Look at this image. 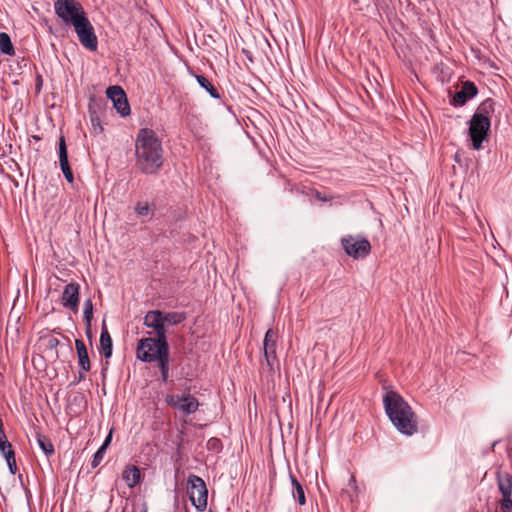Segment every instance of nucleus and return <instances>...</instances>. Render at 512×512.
I'll return each mask as SVG.
<instances>
[{"label": "nucleus", "instance_id": "f257e3e1", "mask_svg": "<svg viewBox=\"0 0 512 512\" xmlns=\"http://www.w3.org/2000/svg\"><path fill=\"white\" fill-rule=\"evenodd\" d=\"M136 167L144 174L155 175L163 167L164 150L156 132L149 128L138 131L135 140Z\"/></svg>", "mask_w": 512, "mask_h": 512}, {"label": "nucleus", "instance_id": "f03ea898", "mask_svg": "<svg viewBox=\"0 0 512 512\" xmlns=\"http://www.w3.org/2000/svg\"><path fill=\"white\" fill-rule=\"evenodd\" d=\"M385 412L396 429L411 436L418 431L417 417L410 405L395 391H388L383 397Z\"/></svg>", "mask_w": 512, "mask_h": 512}, {"label": "nucleus", "instance_id": "7ed1b4c3", "mask_svg": "<svg viewBox=\"0 0 512 512\" xmlns=\"http://www.w3.org/2000/svg\"><path fill=\"white\" fill-rule=\"evenodd\" d=\"M494 101L484 100L469 121V136L475 150L482 148V143L488 135L491 126L490 115L494 112Z\"/></svg>", "mask_w": 512, "mask_h": 512}, {"label": "nucleus", "instance_id": "20e7f679", "mask_svg": "<svg viewBox=\"0 0 512 512\" xmlns=\"http://www.w3.org/2000/svg\"><path fill=\"white\" fill-rule=\"evenodd\" d=\"M169 349L168 341L161 338L147 337L142 338L137 343L136 358L145 363L154 362L158 357L159 351Z\"/></svg>", "mask_w": 512, "mask_h": 512}, {"label": "nucleus", "instance_id": "39448f33", "mask_svg": "<svg viewBox=\"0 0 512 512\" xmlns=\"http://www.w3.org/2000/svg\"><path fill=\"white\" fill-rule=\"evenodd\" d=\"M54 10L64 24L71 26L86 16L81 3L76 0H56Z\"/></svg>", "mask_w": 512, "mask_h": 512}, {"label": "nucleus", "instance_id": "423d86ee", "mask_svg": "<svg viewBox=\"0 0 512 512\" xmlns=\"http://www.w3.org/2000/svg\"><path fill=\"white\" fill-rule=\"evenodd\" d=\"M187 493L192 505L198 511H204L207 507L208 490L204 480L194 474L188 476Z\"/></svg>", "mask_w": 512, "mask_h": 512}, {"label": "nucleus", "instance_id": "0eeeda50", "mask_svg": "<svg viewBox=\"0 0 512 512\" xmlns=\"http://www.w3.org/2000/svg\"><path fill=\"white\" fill-rule=\"evenodd\" d=\"M345 253L353 259L365 258L371 251V244L365 237L347 235L341 238Z\"/></svg>", "mask_w": 512, "mask_h": 512}, {"label": "nucleus", "instance_id": "6e6552de", "mask_svg": "<svg viewBox=\"0 0 512 512\" xmlns=\"http://www.w3.org/2000/svg\"><path fill=\"white\" fill-rule=\"evenodd\" d=\"M73 27L82 46L90 51H96L98 47L97 36L87 16L82 17Z\"/></svg>", "mask_w": 512, "mask_h": 512}, {"label": "nucleus", "instance_id": "1a4fd4ad", "mask_svg": "<svg viewBox=\"0 0 512 512\" xmlns=\"http://www.w3.org/2000/svg\"><path fill=\"white\" fill-rule=\"evenodd\" d=\"M498 490L502 495L501 508L510 510L512 508V477L508 472L498 470L496 472Z\"/></svg>", "mask_w": 512, "mask_h": 512}, {"label": "nucleus", "instance_id": "9d476101", "mask_svg": "<svg viewBox=\"0 0 512 512\" xmlns=\"http://www.w3.org/2000/svg\"><path fill=\"white\" fill-rule=\"evenodd\" d=\"M166 402L187 415L196 412L199 407L198 400L190 394L169 395L166 397Z\"/></svg>", "mask_w": 512, "mask_h": 512}, {"label": "nucleus", "instance_id": "9b49d317", "mask_svg": "<svg viewBox=\"0 0 512 512\" xmlns=\"http://www.w3.org/2000/svg\"><path fill=\"white\" fill-rule=\"evenodd\" d=\"M107 97L113 102L117 112L125 117L130 114V105L126 94L120 86H110L106 91Z\"/></svg>", "mask_w": 512, "mask_h": 512}, {"label": "nucleus", "instance_id": "f8f14e48", "mask_svg": "<svg viewBox=\"0 0 512 512\" xmlns=\"http://www.w3.org/2000/svg\"><path fill=\"white\" fill-rule=\"evenodd\" d=\"M144 325L148 328L153 329L156 337L167 340L166 329L164 326L162 311L151 310L148 311L144 317Z\"/></svg>", "mask_w": 512, "mask_h": 512}, {"label": "nucleus", "instance_id": "ddd939ff", "mask_svg": "<svg viewBox=\"0 0 512 512\" xmlns=\"http://www.w3.org/2000/svg\"><path fill=\"white\" fill-rule=\"evenodd\" d=\"M79 291L80 286L78 283H69L65 286L62 297H61V303L64 307L71 309L74 312L78 311L79 306Z\"/></svg>", "mask_w": 512, "mask_h": 512}, {"label": "nucleus", "instance_id": "4468645a", "mask_svg": "<svg viewBox=\"0 0 512 512\" xmlns=\"http://www.w3.org/2000/svg\"><path fill=\"white\" fill-rule=\"evenodd\" d=\"M277 332L273 329H268L263 342L264 357L267 365L272 368L276 360V342Z\"/></svg>", "mask_w": 512, "mask_h": 512}, {"label": "nucleus", "instance_id": "2eb2a0df", "mask_svg": "<svg viewBox=\"0 0 512 512\" xmlns=\"http://www.w3.org/2000/svg\"><path fill=\"white\" fill-rule=\"evenodd\" d=\"M478 89L476 85L471 81H465L461 87V90L457 91L452 99L454 106H462L469 99H472L477 95Z\"/></svg>", "mask_w": 512, "mask_h": 512}, {"label": "nucleus", "instance_id": "dca6fc26", "mask_svg": "<svg viewBox=\"0 0 512 512\" xmlns=\"http://www.w3.org/2000/svg\"><path fill=\"white\" fill-rule=\"evenodd\" d=\"M58 152H59V164H60L61 171L63 172L65 179L69 183H73L74 176H73L71 167L69 165L67 146H66L65 138L63 136H61L59 139Z\"/></svg>", "mask_w": 512, "mask_h": 512}, {"label": "nucleus", "instance_id": "f3484780", "mask_svg": "<svg viewBox=\"0 0 512 512\" xmlns=\"http://www.w3.org/2000/svg\"><path fill=\"white\" fill-rule=\"evenodd\" d=\"M0 452L7 462L10 473L15 475L18 468L13 447L8 440L0 441Z\"/></svg>", "mask_w": 512, "mask_h": 512}, {"label": "nucleus", "instance_id": "a211bd4d", "mask_svg": "<svg viewBox=\"0 0 512 512\" xmlns=\"http://www.w3.org/2000/svg\"><path fill=\"white\" fill-rule=\"evenodd\" d=\"M76 351L78 355L79 365L83 371L88 372L91 368L87 348L80 339L75 340Z\"/></svg>", "mask_w": 512, "mask_h": 512}, {"label": "nucleus", "instance_id": "6ab92c4d", "mask_svg": "<svg viewBox=\"0 0 512 512\" xmlns=\"http://www.w3.org/2000/svg\"><path fill=\"white\" fill-rule=\"evenodd\" d=\"M112 338L108 332V329L103 322L101 335H100V350L105 358H109L112 355Z\"/></svg>", "mask_w": 512, "mask_h": 512}, {"label": "nucleus", "instance_id": "aec40b11", "mask_svg": "<svg viewBox=\"0 0 512 512\" xmlns=\"http://www.w3.org/2000/svg\"><path fill=\"white\" fill-rule=\"evenodd\" d=\"M122 478L130 488L135 487L140 481V469L135 465L126 466Z\"/></svg>", "mask_w": 512, "mask_h": 512}, {"label": "nucleus", "instance_id": "412c9836", "mask_svg": "<svg viewBox=\"0 0 512 512\" xmlns=\"http://www.w3.org/2000/svg\"><path fill=\"white\" fill-rule=\"evenodd\" d=\"M169 360V349L166 351V349L163 348L162 353L159 351L158 357L154 361L157 362L163 382H167L169 377Z\"/></svg>", "mask_w": 512, "mask_h": 512}, {"label": "nucleus", "instance_id": "4be33fe9", "mask_svg": "<svg viewBox=\"0 0 512 512\" xmlns=\"http://www.w3.org/2000/svg\"><path fill=\"white\" fill-rule=\"evenodd\" d=\"M292 485V495L298 501L299 505H305L306 497L303 486L299 483L296 477L292 474L289 475Z\"/></svg>", "mask_w": 512, "mask_h": 512}, {"label": "nucleus", "instance_id": "5701e85b", "mask_svg": "<svg viewBox=\"0 0 512 512\" xmlns=\"http://www.w3.org/2000/svg\"><path fill=\"white\" fill-rule=\"evenodd\" d=\"M162 318L164 326H173L180 324L186 319V315L183 312H163Z\"/></svg>", "mask_w": 512, "mask_h": 512}, {"label": "nucleus", "instance_id": "b1692460", "mask_svg": "<svg viewBox=\"0 0 512 512\" xmlns=\"http://www.w3.org/2000/svg\"><path fill=\"white\" fill-rule=\"evenodd\" d=\"M111 440H112V430L108 433L105 441L103 442L101 447L94 454V457H93V460H92V467L93 468L97 467L101 463V461L103 460L105 452H106L108 446L110 445Z\"/></svg>", "mask_w": 512, "mask_h": 512}, {"label": "nucleus", "instance_id": "393cba45", "mask_svg": "<svg viewBox=\"0 0 512 512\" xmlns=\"http://www.w3.org/2000/svg\"><path fill=\"white\" fill-rule=\"evenodd\" d=\"M36 439L40 449L45 453L47 457L54 454V446L48 437L42 435L40 432H37Z\"/></svg>", "mask_w": 512, "mask_h": 512}, {"label": "nucleus", "instance_id": "a878e982", "mask_svg": "<svg viewBox=\"0 0 512 512\" xmlns=\"http://www.w3.org/2000/svg\"><path fill=\"white\" fill-rule=\"evenodd\" d=\"M0 51L3 54L9 55V56H12L15 54L14 46L11 42L10 36L5 32L0 33Z\"/></svg>", "mask_w": 512, "mask_h": 512}, {"label": "nucleus", "instance_id": "bb28decb", "mask_svg": "<svg viewBox=\"0 0 512 512\" xmlns=\"http://www.w3.org/2000/svg\"><path fill=\"white\" fill-rule=\"evenodd\" d=\"M196 80L198 84L204 88L212 98L219 99L220 95L218 90L213 86V84L203 75H196Z\"/></svg>", "mask_w": 512, "mask_h": 512}, {"label": "nucleus", "instance_id": "cd10ccee", "mask_svg": "<svg viewBox=\"0 0 512 512\" xmlns=\"http://www.w3.org/2000/svg\"><path fill=\"white\" fill-rule=\"evenodd\" d=\"M40 340L43 343V345L46 347L47 350L52 352L54 354V356H56V357L58 356L57 347L60 344V341L58 340V338L49 334V335H43Z\"/></svg>", "mask_w": 512, "mask_h": 512}, {"label": "nucleus", "instance_id": "c85d7f7f", "mask_svg": "<svg viewBox=\"0 0 512 512\" xmlns=\"http://www.w3.org/2000/svg\"><path fill=\"white\" fill-rule=\"evenodd\" d=\"M84 320L86 323L87 331L89 332L91 327V321L93 318V303L91 299H87L84 303Z\"/></svg>", "mask_w": 512, "mask_h": 512}, {"label": "nucleus", "instance_id": "c756f323", "mask_svg": "<svg viewBox=\"0 0 512 512\" xmlns=\"http://www.w3.org/2000/svg\"><path fill=\"white\" fill-rule=\"evenodd\" d=\"M135 213L140 217H146L153 212V206L148 202H138L134 208Z\"/></svg>", "mask_w": 512, "mask_h": 512}, {"label": "nucleus", "instance_id": "7c9ffc66", "mask_svg": "<svg viewBox=\"0 0 512 512\" xmlns=\"http://www.w3.org/2000/svg\"><path fill=\"white\" fill-rule=\"evenodd\" d=\"M207 449L213 452H219L222 449V442L218 438H210L207 442Z\"/></svg>", "mask_w": 512, "mask_h": 512}, {"label": "nucleus", "instance_id": "2f4dec72", "mask_svg": "<svg viewBox=\"0 0 512 512\" xmlns=\"http://www.w3.org/2000/svg\"><path fill=\"white\" fill-rule=\"evenodd\" d=\"M313 195L317 200L322 202L331 201L335 198V196L332 194H324L319 191H314Z\"/></svg>", "mask_w": 512, "mask_h": 512}, {"label": "nucleus", "instance_id": "473e14b6", "mask_svg": "<svg viewBox=\"0 0 512 512\" xmlns=\"http://www.w3.org/2000/svg\"><path fill=\"white\" fill-rule=\"evenodd\" d=\"M349 485L354 489V490H357V486H356V479L353 475L350 476L349 478Z\"/></svg>", "mask_w": 512, "mask_h": 512}, {"label": "nucleus", "instance_id": "72a5a7b5", "mask_svg": "<svg viewBox=\"0 0 512 512\" xmlns=\"http://www.w3.org/2000/svg\"><path fill=\"white\" fill-rule=\"evenodd\" d=\"M5 440H7V437L5 435V432H4V429H3V426H2V427H0V441L2 442V441H5Z\"/></svg>", "mask_w": 512, "mask_h": 512}, {"label": "nucleus", "instance_id": "f704fd0d", "mask_svg": "<svg viewBox=\"0 0 512 512\" xmlns=\"http://www.w3.org/2000/svg\"><path fill=\"white\" fill-rule=\"evenodd\" d=\"M84 379H85V375H84L82 372H80V373H79V379H78V381L80 382V381H82V380H84Z\"/></svg>", "mask_w": 512, "mask_h": 512}, {"label": "nucleus", "instance_id": "c9c22d12", "mask_svg": "<svg viewBox=\"0 0 512 512\" xmlns=\"http://www.w3.org/2000/svg\"><path fill=\"white\" fill-rule=\"evenodd\" d=\"M342 494H343V495H344V494H347V495H348V498L350 499V501H353L352 495H351V494H349L348 492L343 491V493H342Z\"/></svg>", "mask_w": 512, "mask_h": 512}, {"label": "nucleus", "instance_id": "e433bc0d", "mask_svg": "<svg viewBox=\"0 0 512 512\" xmlns=\"http://www.w3.org/2000/svg\"><path fill=\"white\" fill-rule=\"evenodd\" d=\"M143 512H147V510H144Z\"/></svg>", "mask_w": 512, "mask_h": 512}]
</instances>
